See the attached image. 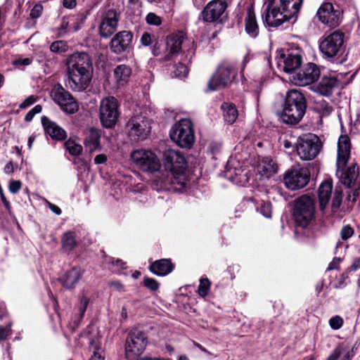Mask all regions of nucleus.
Segmentation results:
<instances>
[{"label": "nucleus", "mask_w": 360, "mask_h": 360, "mask_svg": "<svg viewBox=\"0 0 360 360\" xmlns=\"http://www.w3.org/2000/svg\"><path fill=\"white\" fill-rule=\"evenodd\" d=\"M250 60H251V56L249 53H246L243 56V60L240 64V73L241 74H243V72L246 67V65L250 62Z\"/></svg>", "instance_id": "obj_61"}, {"label": "nucleus", "mask_w": 360, "mask_h": 360, "mask_svg": "<svg viewBox=\"0 0 360 360\" xmlns=\"http://www.w3.org/2000/svg\"><path fill=\"white\" fill-rule=\"evenodd\" d=\"M77 245L76 233L74 231H68L63 233L61 239V245L65 252H70Z\"/></svg>", "instance_id": "obj_37"}, {"label": "nucleus", "mask_w": 360, "mask_h": 360, "mask_svg": "<svg viewBox=\"0 0 360 360\" xmlns=\"http://www.w3.org/2000/svg\"><path fill=\"white\" fill-rule=\"evenodd\" d=\"M129 136L134 140H143L150 132V121L143 115L131 117L127 124Z\"/></svg>", "instance_id": "obj_15"}, {"label": "nucleus", "mask_w": 360, "mask_h": 360, "mask_svg": "<svg viewBox=\"0 0 360 360\" xmlns=\"http://www.w3.org/2000/svg\"><path fill=\"white\" fill-rule=\"evenodd\" d=\"M84 271L80 266H74L68 271L62 278L63 285L68 288H72L81 279Z\"/></svg>", "instance_id": "obj_28"}, {"label": "nucleus", "mask_w": 360, "mask_h": 360, "mask_svg": "<svg viewBox=\"0 0 360 360\" xmlns=\"http://www.w3.org/2000/svg\"><path fill=\"white\" fill-rule=\"evenodd\" d=\"M108 158L105 154L97 155L94 158L95 164H103L107 161Z\"/></svg>", "instance_id": "obj_62"}, {"label": "nucleus", "mask_w": 360, "mask_h": 360, "mask_svg": "<svg viewBox=\"0 0 360 360\" xmlns=\"http://www.w3.org/2000/svg\"><path fill=\"white\" fill-rule=\"evenodd\" d=\"M118 21L117 13L113 9L108 10L102 18L99 25L100 36L106 39L112 35L117 30Z\"/></svg>", "instance_id": "obj_22"}, {"label": "nucleus", "mask_w": 360, "mask_h": 360, "mask_svg": "<svg viewBox=\"0 0 360 360\" xmlns=\"http://www.w3.org/2000/svg\"><path fill=\"white\" fill-rule=\"evenodd\" d=\"M144 285L152 291H155L159 288V283L156 280L151 278H144Z\"/></svg>", "instance_id": "obj_46"}, {"label": "nucleus", "mask_w": 360, "mask_h": 360, "mask_svg": "<svg viewBox=\"0 0 360 360\" xmlns=\"http://www.w3.org/2000/svg\"><path fill=\"white\" fill-rule=\"evenodd\" d=\"M63 4L67 8H72L76 6V0H63Z\"/></svg>", "instance_id": "obj_64"}, {"label": "nucleus", "mask_w": 360, "mask_h": 360, "mask_svg": "<svg viewBox=\"0 0 360 360\" xmlns=\"http://www.w3.org/2000/svg\"><path fill=\"white\" fill-rule=\"evenodd\" d=\"M146 22L149 25H160L162 23L161 18L154 13H149L146 17Z\"/></svg>", "instance_id": "obj_45"}, {"label": "nucleus", "mask_w": 360, "mask_h": 360, "mask_svg": "<svg viewBox=\"0 0 360 360\" xmlns=\"http://www.w3.org/2000/svg\"><path fill=\"white\" fill-rule=\"evenodd\" d=\"M302 63V58L297 49L288 51L287 53H282L278 59V66L288 73L295 71Z\"/></svg>", "instance_id": "obj_20"}, {"label": "nucleus", "mask_w": 360, "mask_h": 360, "mask_svg": "<svg viewBox=\"0 0 360 360\" xmlns=\"http://www.w3.org/2000/svg\"><path fill=\"white\" fill-rule=\"evenodd\" d=\"M105 262L110 264L109 267L113 272L121 274V271L127 268L126 263L122 262L120 259H115L114 257L106 258Z\"/></svg>", "instance_id": "obj_39"}, {"label": "nucleus", "mask_w": 360, "mask_h": 360, "mask_svg": "<svg viewBox=\"0 0 360 360\" xmlns=\"http://www.w3.org/2000/svg\"><path fill=\"white\" fill-rule=\"evenodd\" d=\"M68 84L75 91H84L90 84L93 66L90 56L84 52L70 55L66 62Z\"/></svg>", "instance_id": "obj_1"}, {"label": "nucleus", "mask_w": 360, "mask_h": 360, "mask_svg": "<svg viewBox=\"0 0 360 360\" xmlns=\"http://www.w3.org/2000/svg\"><path fill=\"white\" fill-rule=\"evenodd\" d=\"M32 60L30 58H18L13 61L15 65H29L31 64Z\"/></svg>", "instance_id": "obj_57"}, {"label": "nucleus", "mask_w": 360, "mask_h": 360, "mask_svg": "<svg viewBox=\"0 0 360 360\" xmlns=\"http://www.w3.org/2000/svg\"><path fill=\"white\" fill-rule=\"evenodd\" d=\"M90 349L94 351L100 352L101 350V342L99 338L90 339L89 341Z\"/></svg>", "instance_id": "obj_53"}, {"label": "nucleus", "mask_w": 360, "mask_h": 360, "mask_svg": "<svg viewBox=\"0 0 360 360\" xmlns=\"http://www.w3.org/2000/svg\"><path fill=\"white\" fill-rule=\"evenodd\" d=\"M88 304H89V299L85 296H82L80 298L79 306V311L81 318L83 317V316L86 310Z\"/></svg>", "instance_id": "obj_51"}, {"label": "nucleus", "mask_w": 360, "mask_h": 360, "mask_svg": "<svg viewBox=\"0 0 360 360\" xmlns=\"http://www.w3.org/2000/svg\"><path fill=\"white\" fill-rule=\"evenodd\" d=\"M37 96L31 95L27 97L22 103L20 104V108L24 109L30 105H32L34 103L37 101Z\"/></svg>", "instance_id": "obj_55"}, {"label": "nucleus", "mask_w": 360, "mask_h": 360, "mask_svg": "<svg viewBox=\"0 0 360 360\" xmlns=\"http://www.w3.org/2000/svg\"><path fill=\"white\" fill-rule=\"evenodd\" d=\"M119 103L113 96H108L101 100L100 103V120L105 128H111L115 125L119 115Z\"/></svg>", "instance_id": "obj_9"}, {"label": "nucleus", "mask_w": 360, "mask_h": 360, "mask_svg": "<svg viewBox=\"0 0 360 360\" xmlns=\"http://www.w3.org/2000/svg\"><path fill=\"white\" fill-rule=\"evenodd\" d=\"M104 356L102 355V351H94L93 354L89 360H103Z\"/></svg>", "instance_id": "obj_63"}, {"label": "nucleus", "mask_w": 360, "mask_h": 360, "mask_svg": "<svg viewBox=\"0 0 360 360\" xmlns=\"http://www.w3.org/2000/svg\"><path fill=\"white\" fill-rule=\"evenodd\" d=\"M354 233V229L349 225H345L340 231V237L343 240H347L353 236Z\"/></svg>", "instance_id": "obj_44"}, {"label": "nucleus", "mask_w": 360, "mask_h": 360, "mask_svg": "<svg viewBox=\"0 0 360 360\" xmlns=\"http://www.w3.org/2000/svg\"><path fill=\"white\" fill-rule=\"evenodd\" d=\"M350 153V142L347 136H341L338 143L337 167H344Z\"/></svg>", "instance_id": "obj_27"}, {"label": "nucleus", "mask_w": 360, "mask_h": 360, "mask_svg": "<svg viewBox=\"0 0 360 360\" xmlns=\"http://www.w3.org/2000/svg\"><path fill=\"white\" fill-rule=\"evenodd\" d=\"M259 212L266 218H271V205L270 202H264L258 208Z\"/></svg>", "instance_id": "obj_47"}, {"label": "nucleus", "mask_w": 360, "mask_h": 360, "mask_svg": "<svg viewBox=\"0 0 360 360\" xmlns=\"http://www.w3.org/2000/svg\"><path fill=\"white\" fill-rule=\"evenodd\" d=\"M42 107L41 105H36L32 109H31L25 116V120L26 122H30L32 120L35 115L41 112Z\"/></svg>", "instance_id": "obj_48"}, {"label": "nucleus", "mask_w": 360, "mask_h": 360, "mask_svg": "<svg viewBox=\"0 0 360 360\" xmlns=\"http://www.w3.org/2000/svg\"><path fill=\"white\" fill-rule=\"evenodd\" d=\"M321 148L319 138L312 134L300 139L297 146V153L303 160H311L315 158Z\"/></svg>", "instance_id": "obj_13"}, {"label": "nucleus", "mask_w": 360, "mask_h": 360, "mask_svg": "<svg viewBox=\"0 0 360 360\" xmlns=\"http://www.w3.org/2000/svg\"><path fill=\"white\" fill-rule=\"evenodd\" d=\"M237 76V70L234 63L223 62L212 75L207 83L210 91H216L226 87L231 84Z\"/></svg>", "instance_id": "obj_6"}, {"label": "nucleus", "mask_w": 360, "mask_h": 360, "mask_svg": "<svg viewBox=\"0 0 360 360\" xmlns=\"http://www.w3.org/2000/svg\"><path fill=\"white\" fill-rule=\"evenodd\" d=\"M333 184L331 181H324L319 188V207L324 210L331 197Z\"/></svg>", "instance_id": "obj_33"}, {"label": "nucleus", "mask_w": 360, "mask_h": 360, "mask_svg": "<svg viewBox=\"0 0 360 360\" xmlns=\"http://www.w3.org/2000/svg\"><path fill=\"white\" fill-rule=\"evenodd\" d=\"M22 183L20 181L11 180L9 182L8 190L11 193H17L21 188Z\"/></svg>", "instance_id": "obj_50"}, {"label": "nucleus", "mask_w": 360, "mask_h": 360, "mask_svg": "<svg viewBox=\"0 0 360 360\" xmlns=\"http://www.w3.org/2000/svg\"><path fill=\"white\" fill-rule=\"evenodd\" d=\"M50 96L60 109L68 114H73L79 110V105L71 94L60 84L53 86Z\"/></svg>", "instance_id": "obj_11"}, {"label": "nucleus", "mask_w": 360, "mask_h": 360, "mask_svg": "<svg viewBox=\"0 0 360 360\" xmlns=\"http://www.w3.org/2000/svg\"><path fill=\"white\" fill-rule=\"evenodd\" d=\"M46 203L47 205V206L49 207V208L53 212L55 213L57 215H60L61 214V210L59 207H58L57 205L50 202L48 200H46Z\"/></svg>", "instance_id": "obj_60"}, {"label": "nucleus", "mask_w": 360, "mask_h": 360, "mask_svg": "<svg viewBox=\"0 0 360 360\" xmlns=\"http://www.w3.org/2000/svg\"><path fill=\"white\" fill-rule=\"evenodd\" d=\"M43 11V6L41 4H36L30 12V17L33 19L38 18L41 16Z\"/></svg>", "instance_id": "obj_54"}, {"label": "nucleus", "mask_w": 360, "mask_h": 360, "mask_svg": "<svg viewBox=\"0 0 360 360\" xmlns=\"http://www.w3.org/2000/svg\"><path fill=\"white\" fill-rule=\"evenodd\" d=\"M174 265L170 259H162L151 264L150 270L159 276H164L173 271Z\"/></svg>", "instance_id": "obj_30"}, {"label": "nucleus", "mask_w": 360, "mask_h": 360, "mask_svg": "<svg viewBox=\"0 0 360 360\" xmlns=\"http://www.w3.org/2000/svg\"><path fill=\"white\" fill-rule=\"evenodd\" d=\"M342 350L340 347H336L326 360H337L340 357Z\"/></svg>", "instance_id": "obj_59"}, {"label": "nucleus", "mask_w": 360, "mask_h": 360, "mask_svg": "<svg viewBox=\"0 0 360 360\" xmlns=\"http://www.w3.org/2000/svg\"><path fill=\"white\" fill-rule=\"evenodd\" d=\"M163 160L165 168L170 172V178L161 180L162 187L167 186V183L171 182L185 186V169L186 168V161L184 155L179 151L173 149H167L164 152Z\"/></svg>", "instance_id": "obj_4"}, {"label": "nucleus", "mask_w": 360, "mask_h": 360, "mask_svg": "<svg viewBox=\"0 0 360 360\" xmlns=\"http://www.w3.org/2000/svg\"><path fill=\"white\" fill-rule=\"evenodd\" d=\"M130 158L132 162L144 172H155L160 167V162L157 155L148 150H134L131 153Z\"/></svg>", "instance_id": "obj_10"}, {"label": "nucleus", "mask_w": 360, "mask_h": 360, "mask_svg": "<svg viewBox=\"0 0 360 360\" xmlns=\"http://www.w3.org/2000/svg\"><path fill=\"white\" fill-rule=\"evenodd\" d=\"M341 262V259L339 257H335L330 262V263L328 264V266L327 268L328 271H331L334 269H337L339 267V264Z\"/></svg>", "instance_id": "obj_56"}, {"label": "nucleus", "mask_w": 360, "mask_h": 360, "mask_svg": "<svg viewBox=\"0 0 360 360\" xmlns=\"http://www.w3.org/2000/svg\"><path fill=\"white\" fill-rule=\"evenodd\" d=\"M307 108L306 100L298 90L292 89L287 92L283 110L278 113L281 122L294 125L300 122Z\"/></svg>", "instance_id": "obj_3"}, {"label": "nucleus", "mask_w": 360, "mask_h": 360, "mask_svg": "<svg viewBox=\"0 0 360 360\" xmlns=\"http://www.w3.org/2000/svg\"><path fill=\"white\" fill-rule=\"evenodd\" d=\"M169 135L180 147L190 148L195 141L192 122L188 119H181L172 127Z\"/></svg>", "instance_id": "obj_7"}, {"label": "nucleus", "mask_w": 360, "mask_h": 360, "mask_svg": "<svg viewBox=\"0 0 360 360\" xmlns=\"http://www.w3.org/2000/svg\"><path fill=\"white\" fill-rule=\"evenodd\" d=\"M41 122L46 133L53 139L63 141L66 139V131L56 122L51 121L46 117L41 118Z\"/></svg>", "instance_id": "obj_25"}, {"label": "nucleus", "mask_w": 360, "mask_h": 360, "mask_svg": "<svg viewBox=\"0 0 360 360\" xmlns=\"http://www.w3.org/2000/svg\"><path fill=\"white\" fill-rule=\"evenodd\" d=\"M64 145L66 150L72 155H79L82 153L83 150L82 146L80 144L76 143L75 141L72 139H68Z\"/></svg>", "instance_id": "obj_40"}, {"label": "nucleus", "mask_w": 360, "mask_h": 360, "mask_svg": "<svg viewBox=\"0 0 360 360\" xmlns=\"http://www.w3.org/2000/svg\"><path fill=\"white\" fill-rule=\"evenodd\" d=\"M245 27L246 33L251 37L255 38L259 34V25L253 8L249 7L245 17Z\"/></svg>", "instance_id": "obj_29"}, {"label": "nucleus", "mask_w": 360, "mask_h": 360, "mask_svg": "<svg viewBox=\"0 0 360 360\" xmlns=\"http://www.w3.org/2000/svg\"><path fill=\"white\" fill-rule=\"evenodd\" d=\"M277 165L270 158H264L257 166V172L266 178H269L277 172Z\"/></svg>", "instance_id": "obj_32"}, {"label": "nucleus", "mask_w": 360, "mask_h": 360, "mask_svg": "<svg viewBox=\"0 0 360 360\" xmlns=\"http://www.w3.org/2000/svg\"><path fill=\"white\" fill-rule=\"evenodd\" d=\"M133 39L131 32L124 30L117 32L110 42V49L115 54L129 51Z\"/></svg>", "instance_id": "obj_21"}, {"label": "nucleus", "mask_w": 360, "mask_h": 360, "mask_svg": "<svg viewBox=\"0 0 360 360\" xmlns=\"http://www.w3.org/2000/svg\"><path fill=\"white\" fill-rule=\"evenodd\" d=\"M50 49L53 52L65 51V44L63 41H56L51 44Z\"/></svg>", "instance_id": "obj_49"}, {"label": "nucleus", "mask_w": 360, "mask_h": 360, "mask_svg": "<svg viewBox=\"0 0 360 360\" xmlns=\"http://www.w3.org/2000/svg\"><path fill=\"white\" fill-rule=\"evenodd\" d=\"M314 110L319 115L320 117H328L333 111V107L327 101L321 99L316 102Z\"/></svg>", "instance_id": "obj_38"}, {"label": "nucleus", "mask_w": 360, "mask_h": 360, "mask_svg": "<svg viewBox=\"0 0 360 360\" xmlns=\"http://www.w3.org/2000/svg\"><path fill=\"white\" fill-rule=\"evenodd\" d=\"M184 39L183 33L171 34L167 37L166 55L165 59L169 60L173 58L181 50Z\"/></svg>", "instance_id": "obj_24"}, {"label": "nucleus", "mask_w": 360, "mask_h": 360, "mask_svg": "<svg viewBox=\"0 0 360 360\" xmlns=\"http://www.w3.org/2000/svg\"><path fill=\"white\" fill-rule=\"evenodd\" d=\"M320 76V70L314 63H308L299 72L292 76L296 85L307 86L316 82Z\"/></svg>", "instance_id": "obj_19"}, {"label": "nucleus", "mask_w": 360, "mask_h": 360, "mask_svg": "<svg viewBox=\"0 0 360 360\" xmlns=\"http://www.w3.org/2000/svg\"><path fill=\"white\" fill-rule=\"evenodd\" d=\"M316 15L322 24L335 27L340 23V13L335 10L331 3H323L317 11Z\"/></svg>", "instance_id": "obj_18"}, {"label": "nucleus", "mask_w": 360, "mask_h": 360, "mask_svg": "<svg viewBox=\"0 0 360 360\" xmlns=\"http://www.w3.org/2000/svg\"><path fill=\"white\" fill-rule=\"evenodd\" d=\"M339 85L338 80L333 77H323L321 81L317 85L316 91L326 96H329L333 94V90Z\"/></svg>", "instance_id": "obj_31"}, {"label": "nucleus", "mask_w": 360, "mask_h": 360, "mask_svg": "<svg viewBox=\"0 0 360 360\" xmlns=\"http://www.w3.org/2000/svg\"><path fill=\"white\" fill-rule=\"evenodd\" d=\"M147 338L139 330H132L128 335L125 347L126 356L134 359L141 354L147 345Z\"/></svg>", "instance_id": "obj_14"}, {"label": "nucleus", "mask_w": 360, "mask_h": 360, "mask_svg": "<svg viewBox=\"0 0 360 360\" xmlns=\"http://www.w3.org/2000/svg\"><path fill=\"white\" fill-rule=\"evenodd\" d=\"M309 181V171L303 167H292L288 169L284 176V184L290 190L302 188L308 184Z\"/></svg>", "instance_id": "obj_17"}, {"label": "nucleus", "mask_w": 360, "mask_h": 360, "mask_svg": "<svg viewBox=\"0 0 360 360\" xmlns=\"http://www.w3.org/2000/svg\"><path fill=\"white\" fill-rule=\"evenodd\" d=\"M228 0H212L202 11V19L209 22L221 23L228 18Z\"/></svg>", "instance_id": "obj_12"}, {"label": "nucleus", "mask_w": 360, "mask_h": 360, "mask_svg": "<svg viewBox=\"0 0 360 360\" xmlns=\"http://www.w3.org/2000/svg\"><path fill=\"white\" fill-rule=\"evenodd\" d=\"M131 75V69L126 65H120L114 70V77L119 86L124 85Z\"/></svg>", "instance_id": "obj_36"}, {"label": "nucleus", "mask_w": 360, "mask_h": 360, "mask_svg": "<svg viewBox=\"0 0 360 360\" xmlns=\"http://www.w3.org/2000/svg\"><path fill=\"white\" fill-rule=\"evenodd\" d=\"M210 288V282L207 278L200 279L198 290L199 295L205 297L208 294Z\"/></svg>", "instance_id": "obj_41"}, {"label": "nucleus", "mask_w": 360, "mask_h": 360, "mask_svg": "<svg viewBox=\"0 0 360 360\" xmlns=\"http://www.w3.org/2000/svg\"><path fill=\"white\" fill-rule=\"evenodd\" d=\"M141 41L143 46H149L152 42L151 35L148 32H144L141 36Z\"/></svg>", "instance_id": "obj_58"}, {"label": "nucleus", "mask_w": 360, "mask_h": 360, "mask_svg": "<svg viewBox=\"0 0 360 360\" xmlns=\"http://www.w3.org/2000/svg\"><path fill=\"white\" fill-rule=\"evenodd\" d=\"M302 0H270L266 7L265 22L270 27H278L296 16Z\"/></svg>", "instance_id": "obj_2"}, {"label": "nucleus", "mask_w": 360, "mask_h": 360, "mask_svg": "<svg viewBox=\"0 0 360 360\" xmlns=\"http://www.w3.org/2000/svg\"><path fill=\"white\" fill-rule=\"evenodd\" d=\"M345 33L340 30L324 34L320 39L319 49L326 58H334L344 49Z\"/></svg>", "instance_id": "obj_8"}, {"label": "nucleus", "mask_w": 360, "mask_h": 360, "mask_svg": "<svg viewBox=\"0 0 360 360\" xmlns=\"http://www.w3.org/2000/svg\"><path fill=\"white\" fill-rule=\"evenodd\" d=\"M329 325L333 330H338L343 325V319L340 316L336 315L330 319Z\"/></svg>", "instance_id": "obj_43"}, {"label": "nucleus", "mask_w": 360, "mask_h": 360, "mask_svg": "<svg viewBox=\"0 0 360 360\" xmlns=\"http://www.w3.org/2000/svg\"><path fill=\"white\" fill-rule=\"evenodd\" d=\"M174 75L177 77L181 78L185 77L188 73V69L187 66L181 63H179L174 71Z\"/></svg>", "instance_id": "obj_42"}, {"label": "nucleus", "mask_w": 360, "mask_h": 360, "mask_svg": "<svg viewBox=\"0 0 360 360\" xmlns=\"http://www.w3.org/2000/svg\"><path fill=\"white\" fill-rule=\"evenodd\" d=\"M11 334L12 330L10 325L6 327L0 326V342L6 340V338L11 336Z\"/></svg>", "instance_id": "obj_52"}, {"label": "nucleus", "mask_w": 360, "mask_h": 360, "mask_svg": "<svg viewBox=\"0 0 360 360\" xmlns=\"http://www.w3.org/2000/svg\"><path fill=\"white\" fill-rule=\"evenodd\" d=\"M223 117L228 124H233L236 122L238 116V112L236 105L232 103H223L221 105Z\"/></svg>", "instance_id": "obj_34"}, {"label": "nucleus", "mask_w": 360, "mask_h": 360, "mask_svg": "<svg viewBox=\"0 0 360 360\" xmlns=\"http://www.w3.org/2000/svg\"><path fill=\"white\" fill-rule=\"evenodd\" d=\"M342 200V192L338 189H335L333 193L331 205V214L333 217L342 219L345 215V211L340 208Z\"/></svg>", "instance_id": "obj_35"}, {"label": "nucleus", "mask_w": 360, "mask_h": 360, "mask_svg": "<svg viewBox=\"0 0 360 360\" xmlns=\"http://www.w3.org/2000/svg\"><path fill=\"white\" fill-rule=\"evenodd\" d=\"M224 176L232 183L242 186L248 183L250 180L248 169L243 167L239 161L234 158L228 161Z\"/></svg>", "instance_id": "obj_16"}, {"label": "nucleus", "mask_w": 360, "mask_h": 360, "mask_svg": "<svg viewBox=\"0 0 360 360\" xmlns=\"http://www.w3.org/2000/svg\"><path fill=\"white\" fill-rule=\"evenodd\" d=\"M336 175L342 184L349 188H354V196L358 195L359 186L356 184V179L359 175L358 168L355 165L349 167L347 169H340L342 167H337Z\"/></svg>", "instance_id": "obj_23"}, {"label": "nucleus", "mask_w": 360, "mask_h": 360, "mask_svg": "<svg viewBox=\"0 0 360 360\" xmlns=\"http://www.w3.org/2000/svg\"><path fill=\"white\" fill-rule=\"evenodd\" d=\"M292 216L296 224L305 228L315 219V205L312 198L302 195L295 200Z\"/></svg>", "instance_id": "obj_5"}, {"label": "nucleus", "mask_w": 360, "mask_h": 360, "mask_svg": "<svg viewBox=\"0 0 360 360\" xmlns=\"http://www.w3.org/2000/svg\"><path fill=\"white\" fill-rule=\"evenodd\" d=\"M101 131L97 129L91 128L89 131H87L86 132L84 141V145L86 150L89 153H93L96 150H101Z\"/></svg>", "instance_id": "obj_26"}]
</instances>
